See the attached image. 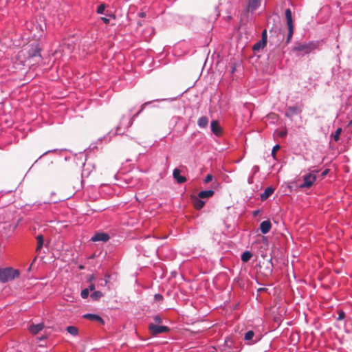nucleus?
Returning <instances> with one entry per match:
<instances>
[{
	"label": "nucleus",
	"mask_w": 352,
	"mask_h": 352,
	"mask_svg": "<svg viewBox=\"0 0 352 352\" xmlns=\"http://www.w3.org/2000/svg\"><path fill=\"white\" fill-rule=\"evenodd\" d=\"M150 103L151 102H147L142 104L140 111H138L137 113L133 115L132 117H131L130 116H123L120 120L119 124L116 128V133L119 135L124 134L125 131L133 124L134 118L137 117L144 109L146 106Z\"/></svg>",
	"instance_id": "obj_1"
},
{
	"label": "nucleus",
	"mask_w": 352,
	"mask_h": 352,
	"mask_svg": "<svg viewBox=\"0 0 352 352\" xmlns=\"http://www.w3.org/2000/svg\"><path fill=\"white\" fill-rule=\"evenodd\" d=\"M19 272L11 267L0 269V281L5 283L19 277Z\"/></svg>",
	"instance_id": "obj_2"
},
{
	"label": "nucleus",
	"mask_w": 352,
	"mask_h": 352,
	"mask_svg": "<svg viewBox=\"0 0 352 352\" xmlns=\"http://www.w3.org/2000/svg\"><path fill=\"white\" fill-rule=\"evenodd\" d=\"M318 46V42L311 41L309 43H296L293 47V51L303 52L305 54H309Z\"/></svg>",
	"instance_id": "obj_3"
},
{
	"label": "nucleus",
	"mask_w": 352,
	"mask_h": 352,
	"mask_svg": "<svg viewBox=\"0 0 352 352\" xmlns=\"http://www.w3.org/2000/svg\"><path fill=\"white\" fill-rule=\"evenodd\" d=\"M309 171L307 174L302 176L303 182L300 185L301 188L311 187L316 180V174L319 170L309 168Z\"/></svg>",
	"instance_id": "obj_4"
},
{
	"label": "nucleus",
	"mask_w": 352,
	"mask_h": 352,
	"mask_svg": "<svg viewBox=\"0 0 352 352\" xmlns=\"http://www.w3.org/2000/svg\"><path fill=\"white\" fill-rule=\"evenodd\" d=\"M285 17L287 20V23L288 26V34L287 38V43H289L293 34H294V25H293V19H292V14L290 9H287L285 10Z\"/></svg>",
	"instance_id": "obj_5"
},
{
	"label": "nucleus",
	"mask_w": 352,
	"mask_h": 352,
	"mask_svg": "<svg viewBox=\"0 0 352 352\" xmlns=\"http://www.w3.org/2000/svg\"><path fill=\"white\" fill-rule=\"evenodd\" d=\"M148 329L150 332L154 336L168 332L169 331L168 327L166 326L157 325L154 324H150Z\"/></svg>",
	"instance_id": "obj_6"
},
{
	"label": "nucleus",
	"mask_w": 352,
	"mask_h": 352,
	"mask_svg": "<svg viewBox=\"0 0 352 352\" xmlns=\"http://www.w3.org/2000/svg\"><path fill=\"white\" fill-rule=\"evenodd\" d=\"M232 340L227 338L225 340L224 344L221 347L222 352H239V349L236 347H233Z\"/></svg>",
	"instance_id": "obj_7"
},
{
	"label": "nucleus",
	"mask_w": 352,
	"mask_h": 352,
	"mask_svg": "<svg viewBox=\"0 0 352 352\" xmlns=\"http://www.w3.org/2000/svg\"><path fill=\"white\" fill-rule=\"evenodd\" d=\"M210 128L212 133L217 137H220L223 133V129L218 120H212L210 123Z\"/></svg>",
	"instance_id": "obj_8"
},
{
	"label": "nucleus",
	"mask_w": 352,
	"mask_h": 352,
	"mask_svg": "<svg viewBox=\"0 0 352 352\" xmlns=\"http://www.w3.org/2000/svg\"><path fill=\"white\" fill-rule=\"evenodd\" d=\"M110 236L107 233L105 232H96L92 236L91 240L94 242H107L109 240Z\"/></svg>",
	"instance_id": "obj_9"
},
{
	"label": "nucleus",
	"mask_w": 352,
	"mask_h": 352,
	"mask_svg": "<svg viewBox=\"0 0 352 352\" xmlns=\"http://www.w3.org/2000/svg\"><path fill=\"white\" fill-rule=\"evenodd\" d=\"M261 4V0H248L246 10L248 12L256 10Z\"/></svg>",
	"instance_id": "obj_10"
},
{
	"label": "nucleus",
	"mask_w": 352,
	"mask_h": 352,
	"mask_svg": "<svg viewBox=\"0 0 352 352\" xmlns=\"http://www.w3.org/2000/svg\"><path fill=\"white\" fill-rule=\"evenodd\" d=\"M244 340L248 344H253L259 340L258 337L254 338V332L252 330L247 331L244 336Z\"/></svg>",
	"instance_id": "obj_11"
},
{
	"label": "nucleus",
	"mask_w": 352,
	"mask_h": 352,
	"mask_svg": "<svg viewBox=\"0 0 352 352\" xmlns=\"http://www.w3.org/2000/svg\"><path fill=\"white\" fill-rule=\"evenodd\" d=\"M173 178L178 184H182L186 181L184 176L181 175V170L178 168H175L173 172Z\"/></svg>",
	"instance_id": "obj_12"
},
{
	"label": "nucleus",
	"mask_w": 352,
	"mask_h": 352,
	"mask_svg": "<svg viewBox=\"0 0 352 352\" xmlns=\"http://www.w3.org/2000/svg\"><path fill=\"white\" fill-rule=\"evenodd\" d=\"M272 228V223L270 220H265L261 223L260 230L261 232L265 234L268 233Z\"/></svg>",
	"instance_id": "obj_13"
},
{
	"label": "nucleus",
	"mask_w": 352,
	"mask_h": 352,
	"mask_svg": "<svg viewBox=\"0 0 352 352\" xmlns=\"http://www.w3.org/2000/svg\"><path fill=\"white\" fill-rule=\"evenodd\" d=\"M44 328V324L43 323H38V324H31L30 327H29V331L32 333V334H37L38 332H40L41 331H42Z\"/></svg>",
	"instance_id": "obj_14"
},
{
	"label": "nucleus",
	"mask_w": 352,
	"mask_h": 352,
	"mask_svg": "<svg viewBox=\"0 0 352 352\" xmlns=\"http://www.w3.org/2000/svg\"><path fill=\"white\" fill-rule=\"evenodd\" d=\"M29 57H41V50L38 45L33 46L28 52Z\"/></svg>",
	"instance_id": "obj_15"
},
{
	"label": "nucleus",
	"mask_w": 352,
	"mask_h": 352,
	"mask_svg": "<svg viewBox=\"0 0 352 352\" xmlns=\"http://www.w3.org/2000/svg\"><path fill=\"white\" fill-rule=\"evenodd\" d=\"M274 191V188L272 187H267L265 189L264 192L261 194V199L262 201L266 200L269 197H270Z\"/></svg>",
	"instance_id": "obj_16"
},
{
	"label": "nucleus",
	"mask_w": 352,
	"mask_h": 352,
	"mask_svg": "<svg viewBox=\"0 0 352 352\" xmlns=\"http://www.w3.org/2000/svg\"><path fill=\"white\" fill-rule=\"evenodd\" d=\"M214 194V190H202L199 192L198 197L200 199H208L211 197H212Z\"/></svg>",
	"instance_id": "obj_17"
},
{
	"label": "nucleus",
	"mask_w": 352,
	"mask_h": 352,
	"mask_svg": "<svg viewBox=\"0 0 352 352\" xmlns=\"http://www.w3.org/2000/svg\"><path fill=\"white\" fill-rule=\"evenodd\" d=\"M83 317L92 321H97L100 323L104 322L102 318L100 316L96 314H86L83 316Z\"/></svg>",
	"instance_id": "obj_18"
},
{
	"label": "nucleus",
	"mask_w": 352,
	"mask_h": 352,
	"mask_svg": "<svg viewBox=\"0 0 352 352\" xmlns=\"http://www.w3.org/2000/svg\"><path fill=\"white\" fill-rule=\"evenodd\" d=\"M208 124V118L206 116H201L197 120V125L201 129L206 128Z\"/></svg>",
	"instance_id": "obj_19"
},
{
	"label": "nucleus",
	"mask_w": 352,
	"mask_h": 352,
	"mask_svg": "<svg viewBox=\"0 0 352 352\" xmlns=\"http://www.w3.org/2000/svg\"><path fill=\"white\" fill-rule=\"evenodd\" d=\"M193 204L196 209L200 210L204 206L205 201H203L202 199L199 198V197H195L193 200Z\"/></svg>",
	"instance_id": "obj_20"
},
{
	"label": "nucleus",
	"mask_w": 352,
	"mask_h": 352,
	"mask_svg": "<svg viewBox=\"0 0 352 352\" xmlns=\"http://www.w3.org/2000/svg\"><path fill=\"white\" fill-rule=\"evenodd\" d=\"M37 240V247H36V252H38L41 250L43 245L44 243V239L42 234H39L36 236Z\"/></svg>",
	"instance_id": "obj_21"
},
{
	"label": "nucleus",
	"mask_w": 352,
	"mask_h": 352,
	"mask_svg": "<svg viewBox=\"0 0 352 352\" xmlns=\"http://www.w3.org/2000/svg\"><path fill=\"white\" fill-rule=\"evenodd\" d=\"M67 331L73 336H76L78 334V329L74 326H68L66 328Z\"/></svg>",
	"instance_id": "obj_22"
},
{
	"label": "nucleus",
	"mask_w": 352,
	"mask_h": 352,
	"mask_svg": "<svg viewBox=\"0 0 352 352\" xmlns=\"http://www.w3.org/2000/svg\"><path fill=\"white\" fill-rule=\"evenodd\" d=\"M252 254L249 251H245L241 254V261L244 263L248 262L252 258Z\"/></svg>",
	"instance_id": "obj_23"
},
{
	"label": "nucleus",
	"mask_w": 352,
	"mask_h": 352,
	"mask_svg": "<svg viewBox=\"0 0 352 352\" xmlns=\"http://www.w3.org/2000/svg\"><path fill=\"white\" fill-rule=\"evenodd\" d=\"M102 296V293L100 291H94L91 294V298L93 299V300H98L99 298H100Z\"/></svg>",
	"instance_id": "obj_24"
},
{
	"label": "nucleus",
	"mask_w": 352,
	"mask_h": 352,
	"mask_svg": "<svg viewBox=\"0 0 352 352\" xmlns=\"http://www.w3.org/2000/svg\"><path fill=\"white\" fill-rule=\"evenodd\" d=\"M342 132V128H338L334 134L332 135L335 142H338L340 140V135Z\"/></svg>",
	"instance_id": "obj_25"
},
{
	"label": "nucleus",
	"mask_w": 352,
	"mask_h": 352,
	"mask_svg": "<svg viewBox=\"0 0 352 352\" xmlns=\"http://www.w3.org/2000/svg\"><path fill=\"white\" fill-rule=\"evenodd\" d=\"M105 5L104 4H100L98 8H97V13L98 14H102L104 12V10H105Z\"/></svg>",
	"instance_id": "obj_26"
},
{
	"label": "nucleus",
	"mask_w": 352,
	"mask_h": 352,
	"mask_svg": "<svg viewBox=\"0 0 352 352\" xmlns=\"http://www.w3.org/2000/svg\"><path fill=\"white\" fill-rule=\"evenodd\" d=\"M265 45H262V41L255 43L253 46L254 50H258L260 48H263Z\"/></svg>",
	"instance_id": "obj_27"
},
{
	"label": "nucleus",
	"mask_w": 352,
	"mask_h": 352,
	"mask_svg": "<svg viewBox=\"0 0 352 352\" xmlns=\"http://www.w3.org/2000/svg\"><path fill=\"white\" fill-rule=\"evenodd\" d=\"M262 45H265L267 43V31L265 30L262 32Z\"/></svg>",
	"instance_id": "obj_28"
},
{
	"label": "nucleus",
	"mask_w": 352,
	"mask_h": 352,
	"mask_svg": "<svg viewBox=\"0 0 352 352\" xmlns=\"http://www.w3.org/2000/svg\"><path fill=\"white\" fill-rule=\"evenodd\" d=\"M89 289H85L82 290L80 296L82 298L85 299L89 296Z\"/></svg>",
	"instance_id": "obj_29"
},
{
	"label": "nucleus",
	"mask_w": 352,
	"mask_h": 352,
	"mask_svg": "<svg viewBox=\"0 0 352 352\" xmlns=\"http://www.w3.org/2000/svg\"><path fill=\"white\" fill-rule=\"evenodd\" d=\"M277 133V135L279 136L280 138H285L286 135H287V131L286 130H282V131H277L276 132Z\"/></svg>",
	"instance_id": "obj_30"
},
{
	"label": "nucleus",
	"mask_w": 352,
	"mask_h": 352,
	"mask_svg": "<svg viewBox=\"0 0 352 352\" xmlns=\"http://www.w3.org/2000/svg\"><path fill=\"white\" fill-rule=\"evenodd\" d=\"M213 179V176L211 174H208L204 179V183L208 184Z\"/></svg>",
	"instance_id": "obj_31"
},
{
	"label": "nucleus",
	"mask_w": 352,
	"mask_h": 352,
	"mask_svg": "<svg viewBox=\"0 0 352 352\" xmlns=\"http://www.w3.org/2000/svg\"><path fill=\"white\" fill-rule=\"evenodd\" d=\"M280 146L278 144H276L275 145L273 148H272V155L274 157L275 156V153L276 152L280 149Z\"/></svg>",
	"instance_id": "obj_32"
},
{
	"label": "nucleus",
	"mask_w": 352,
	"mask_h": 352,
	"mask_svg": "<svg viewBox=\"0 0 352 352\" xmlns=\"http://www.w3.org/2000/svg\"><path fill=\"white\" fill-rule=\"evenodd\" d=\"M154 299L155 301H161L163 300V296L160 294H157L154 296Z\"/></svg>",
	"instance_id": "obj_33"
},
{
	"label": "nucleus",
	"mask_w": 352,
	"mask_h": 352,
	"mask_svg": "<svg viewBox=\"0 0 352 352\" xmlns=\"http://www.w3.org/2000/svg\"><path fill=\"white\" fill-rule=\"evenodd\" d=\"M153 320L154 321L156 322V323H161L162 322V318L160 316L157 315V316H155L154 318H153Z\"/></svg>",
	"instance_id": "obj_34"
},
{
	"label": "nucleus",
	"mask_w": 352,
	"mask_h": 352,
	"mask_svg": "<svg viewBox=\"0 0 352 352\" xmlns=\"http://www.w3.org/2000/svg\"><path fill=\"white\" fill-rule=\"evenodd\" d=\"M344 316H345V314L343 311H340L339 312V316H338L337 320H341L344 318Z\"/></svg>",
	"instance_id": "obj_35"
},
{
	"label": "nucleus",
	"mask_w": 352,
	"mask_h": 352,
	"mask_svg": "<svg viewBox=\"0 0 352 352\" xmlns=\"http://www.w3.org/2000/svg\"><path fill=\"white\" fill-rule=\"evenodd\" d=\"M253 174H256L259 171V167L258 166H254L252 168Z\"/></svg>",
	"instance_id": "obj_36"
},
{
	"label": "nucleus",
	"mask_w": 352,
	"mask_h": 352,
	"mask_svg": "<svg viewBox=\"0 0 352 352\" xmlns=\"http://www.w3.org/2000/svg\"><path fill=\"white\" fill-rule=\"evenodd\" d=\"M329 173V169L327 168L325 170H324L322 173H321V176L322 177H324L328 173Z\"/></svg>",
	"instance_id": "obj_37"
},
{
	"label": "nucleus",
	"mask_w": 352,
	"mask_h": 352,
	"mask_svg": "<svg viewBox=\"0 0 352 352\" xmlns=\"http://www.w3.org/2000/svg\"><path fill=\"white\" fill-rule=\"evenodd\" d=\"M101 20L106 24L109 23V19L107 17H102Z\"/></svg>",
	"instance_id": "obj_38"
},
{
	"label": "nucleus",
	"mask_w": 352,
	"mask_h": 352,
	"mask_svg": "<svg viewBox=\"0 0 352 352\" xmlns=\"http://www.w3.org/2000/svg\"><path fill=\"white\" fill-rule=\"evenodd\" d=\"M89 291H94L95 289V285L94 283H91L89 286Z\"/></svg>",
	"instance_id": "obj_39"
},
{
	"label": "nucleus",
	"mask_w": 352,
	"mask_h": 352,
	"mask_svg": "<svg viewBox=\"0 0 352 352\" xmlns=\"http://www.w3.org/2000/svg\"><path fill=\"white\" fill-rule=\"evenodd\" d=\"M259 213H260V210H256L253 211L252 215L254 217H256Z\"/></svg>",
	"instance_id": "obj_40"
},
{
	"label": "nucleus",
	"mask_w": 352,
	"mask_h": 352,
	"mask_svg": "<svg viewBox=\"0 0 352 352\" xmlns=\"http://www.w3.org/2000/svg\"><path fill=\"white\" fill-rule=\"evenodd\" d=\"M67 47L69 52H72L74 49V46L72 45H70L69 43L67 44Z\"/></svg>",
	"instance_id": "obj_41"
},
{
	"label": "nucleus",
	"mask_w": 352,
	"mask_h": 352,
	"mask_svg": "<svg viewBox=\"0 0 352 352\" xmlns=\"http://www.w3.org/2000/svg\"><path fill=\"white\" fill-rule=\"evenodd\" d=\"M248 183L250 184L253 183V177H250L248 178Z\"/></svg>",
	"instance_id": "obj_42"
},
{
	"label": "nucleus",
	"mask_w": 352,
	"mask_h": 352,
	"mask_svg": "<svg viewBox=\"0 0 352 352\" xmlns=\"http://www.w3.org/2000/svg\"><path fill=\"white\" fill-rule=\"evenodd\" d=\"M94 279V276L92 275V276L89 278V281H92Z\"/></svg>",
	"instance_id": "obj_43"
}]
</instances>
